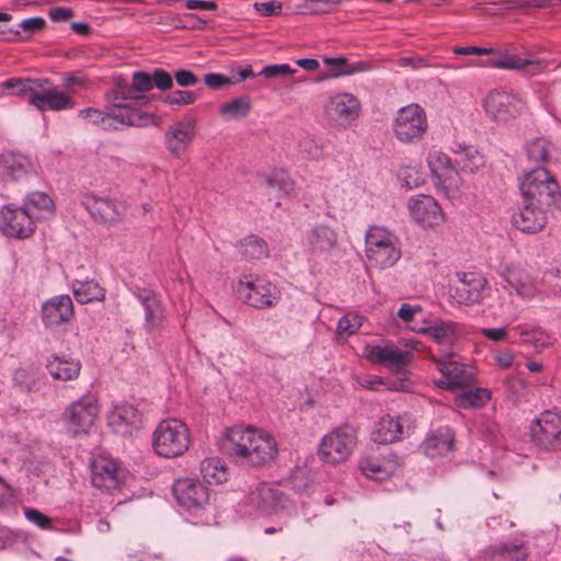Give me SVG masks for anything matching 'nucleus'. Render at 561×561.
<instances>
[{"mask_svg":"<svg viewBox=\"0 0 561 561\" xmlns=\"http://www.w3.org/2000/svg\"><path fill=\"white\" fill-rule=\"evenodd\" d=\"M221 449L237 461L253 467L263 466L277 455V444L273 437L242 427L227 432Z\"/></svg>","mask_w":561,"mask_h":561,"instance_id":"nucleus-1","label":"nucleus"},{"mask_svg":"<svg viewBox=\"0 0 561 561\" xmlns=\"http://www.w3.org/2000/svg\"><path fill=\"white\" fill-rule=\"evenodd\" d=\"M5 89H16V94L38 111H64L75 107L73 99L55 87L48 79H10L3 82Z\"/></svg>","mask_w":561,"mask_h":561,"instance_id":"nucleus-2","label":"nucleus"},{"mask_svg":"<svg viewBox=\"0 0 561 561\" xmlns=\"http://www.w3.org/2000/svg\"><path fill=\"white\" fill-rule=\"evenodd\" d=\"M188 427L178 419L161 421L152 434L154 453L164 458L182 456L190 447Z\"/></svg>","mask_w":561,"mask_h":561,"instance_id":"nucleus-3","label":"nucleus"},{"mask_svg":"<svg viewBox=\"0 0 561 561\" xmlns=\"http://www.w3.org/2000/svg\"><path fill=\"white\" fill-rule=\"evenodd\" d=\"M520 193L524 203L536 204L546 210L556 207L560 199L557 181L543 168H537L524 176Z\"/></svg>","mask_w":561,"mask_h":561,"instance_id":"nucleus-4","label":"nucleus"},{"mask_svg":"<svg viewBox=\"0 0 561 561\" xmlns=\"http://www.w3.org/2000/svg\"><path fill=\"white\" fill-rule=\"evenodd\" d=\"M366 256L371 266L392 267L401 257L398 238L381 227H371L365 236Z\"/></svg>","mask_w":561,"mask_h":561,"instance_id":"nucleus-5","label":"nucleus"},{"mask_svg":"<svg viewBox=\"0 0 561 561\" xmlns=\"http://www.w3.org/2000/svg\"><path fill=\"white\" fill-rule=\"evenodd\" d=\"M355 445V430L348 425L340 426L321 439L318 455L324 462L340 463L348 458Z\"/></svg>","mask_w":561,"mask_h":561,"instance_id":"nucleus-6","label":"nucleus"},{"mask_svg":"<svg viewBox=\"0 0 561 561\" xmlns=\"http://www.w3.org/2000/svg\"><path fill=\"white\" fill-rule=\"evenodd\" d=\"M533 442L540 449L557 451L561 449V410H546L533 422Z\"/></svg>","mask_w":561,"mask_h":561,"instance_id":"nucleus-7","label":"nucleus"},{"mask_svg":"<svg viewBox=\"0 0 561 561\" xmlns=\"http://www.w3.org/2000/svg\"><path fill=\"white\" fill-rule=\"evenodd\" d=\"M524 107L523 101L505 90H493L483 100L485 114L499 124L515 121Z\"/></svg>","mask_w":561,"mask_h":561,"instance_id":"nucleus-8","label":"nucleus"},{"mask_svg":"<svg viewBox=\"0 0 561 561\" xmlns=\"http://www.w3.org/2000/svg\"><path fill=\"white\" fill-rule=\"evenodd\" d=\"M237 293L240 299L257 309L273 307L280 298L277 287L262 278H255L254 280L241 279Z\"/></svg>","mask_w":561,"mask_h":561,"instance_id":"nucleus-9","label":"nucleus"},{"mask_svg":"<svg viewBox=\"0 0 561 561\" xmlns=\"http://www.w3.org/2000/svg\"><path fill=\"white\" fill-rule=\"evenodd\" d=\"M98 414L95 398L87 394L72 402L64 413L67 431L72 435L87 433Z\"/></svg>","mask_w":561,"mask_h":561,"instance_id":"nucleus-10","label":"nucleus"},{"mask_svg":"<svg viewBox=\"0 0 561 561\" xmlns=\"http://www.w3.org/2000/svg\"><path fill=\"white\" fill-rule=\"evenodd\" d=\"M451 358H446L443 355H432V360L442 374V377L434 380V383L438 388L449 391L470 386L474 380L473 373L468 370L463 364Z\"/></svg>","mask_w":561,"mask_h":561,"instance_id":"nucleus-11","label":"nucleus"},{"mask_svg":"<svg viewBox=\"0 0 561 561\" xmlns=\"http://www.w3.org/2000/svg\"><path fill=\"white\" fill-rule=\"evenodd\" d=\"M0 231L11 238L26 239L35 231L32 214L26 208L13 204L4 206L0 211Z\"/></svg>","mask_w":561,"mask_h":561,"instance_id":"nucleus-12","label":"nucleus"},{"mask_svg":"<svg viewBox=\"0 0 561 561\" xmlns=\"http://www.w3.org/2000/svg\"><path fill=\"white\" fill-rule=\"evenodd\" d=\"M427 127L426 116L421 106L411 104L402 107L394 122V134L401 141L420 138Z\"/></svg>","mask_w":561,"mask_h":561,"instance_id":"nucleus-13","label":"nucleus"},{"mask_svg":"<svg viewBox=\"0 0 561 561\" xmlns=\"http://www.w3.org/2000/svg\"><path fill=\"white\" fill-rule=\"evenodd\" d=\"M458 283L454 287V299L461 305L472 306L480 304L488 290L489 282L474 272L458 273Z\"/></svg>","mask_w":561,"mask_h":561,"instance_id":"nucleus-14","label":"nucleus"},{"mask_svg":"<svg viewBox=\"0 0 561 561\" xmlns=\"http://www.w3.org/2000/svg\"><path fill=\"white\" fill-rule=\"evenodd\" d=\"M178 504L187 511H199L209 502L208 488L195 479H179L173 484Z\"/></svg>","mask_w":561,"mask_h":561,"instance_id":"nucleus-15","label":"nucleus"},{"mask_svg":"<svg viewBox=\"0 0 561 561\" xmlns=\"http://www.w3.org/2000/svg\"><path fill=\"white\" fill-rule=\"evenodd\" d=\"M324 112L331 122L347 127L357 119L360 112V102L351 93H337L327 102Z\"/></svg>","mask_w":561,"mask_h":561,"instance_id":"nucleus-16","label":"nucleus"},{"mask_svg":"<svg viewBox=\"0 0 561 561\" xmlns=\"http://www.w3.org/2000/svg\"><path fill=\"white\" fill-rule=\"evenodd\" d=\"M284 493L276 486L262 482L253 489L247 497V505L253 511L270 515L284 508Z\"/></svg>","mask_w":561,"mask_h":561,"instance_id":"nucleus-17","label":"nucleus"},{"mask_svg":"<svg viewBox=\"0 0 561 561\" xmlns=\"http://www.w3.org/2000/svg\"><path fill=\"white\" fill-rule=\"evenodd\" d=\"M152 88L151 76L144 71H137L133 75L131 84L123 82L122 80L117 82L114 91V100L129 103L133 107L142 105L148 102V99L141 93L148 92Z\"/></svg>","mask_w":561,"mask_h":561,"instance_id":"nucleus-18","label":"nucleus"},{"mask_svg":"<svg viewBox=\"0 0 561 561\" xmlns=\"http://www.w3.org/2000/svg\"><path fill=\"white\" fill-rule=\"evenodd\" d=\"M91 483L101 490H115L122 483V474L115 460L105 456L92 459Z\"/></svg>","mask_w":561,"mask_h":561,"instance_id":"nucleus-19","label":"nucleus"},{"mask_svg":"<svg viewBox=\"0 0 561 561\" xmlns=\"http://www.w3.org/2000/svg\"><path fill=\"white\" fill-rule=\"evenodd\" d=\"M148 115L133 107L129 103L115 101L111 113H107L101 126L104 130H117L118 124L126 126L147 125Z\"/></svg>","mask_w":561,"mask_h":561,"instance_id":"nucleus-20","label":"nucleus"},{"mask_svg":"<svg viewBox=\"0 0 561 561\" xmlns=\"http://www.w3.org/2000/svg\"><path fill=\"white\" fill-rule=\"evenodd\" d=\"M307 250L312 255H329L337 247V233L328 225L316 224L306 232Z\"/></svg>","mask_w":561,"mask_h":561,"instance_id":"nucleus-21","label":"nucleus"},{"mask_svg":"<svg viewBox=\"0 0 561 561\" xmlns=\"http://www.w3.org/2000/svg\"><path fill=\"white\" fill-rule=\"evenodd\" d=\"M409 211L413 219L423 227H434L443 221L438 203L428 195H419L409 201Z\"/></svg>","mask_w":561,"mask_h":561,"instance_id":"nucleus-22","label":"nucleus"},{"mask_svg":"<svg viewBox=\"0 0 561 561\" xmlns=\"http://www.w3.org/2000/svg\"><path fill=\"white\" fill-rule=\"evenodd\" d=\"M32 170L33 164L27 156L15 151H3L0 153V179L2 181H21Z\"/></svg>","mask_w":561,"mask_h":561,"instance_id":"nucleus-23","label":"nucleus"},{"mask_svg":"<svg viewBox=\"0 0 561 561\" xmlns=\"http://www.w3.org/2000/svg\"><path fill=\"white\" fill-rule=\"evenodd\" d=\"M368 359L380 364L393 373L402 371L413 359V354L394 346H373L368 351Z\"/></svg>","mask_w":561,"mask_h":561,"instance_id":"nucleus-24","label":"nucleus"},{"mask_svg":"<svg viewBox=\"0 0 561 561\" xmlns=\"http://www.w3.org/2000/svg\"><path fill=\"white\" fill-rule=\"evenodd\" d=\"M72 316L73 305L68 295L55 296L42 306V320L46 328H56L66 323Z\"/></svg>","mask_w":561,"mask_h":561,"instance_id":"nucleus-25","label":"nucleus"},{"mask_svg":"<svg viewBox=\"0 0 561 561\" xmlns=\"http://www.w3.org/2000/svg\"><path fill=\"white\" fill-rule=\"evenodd\" d=\"M547 211L536 204L523 202L519 210L512 215V224L523 232H538L547 224Z\"/></svg>","mask_w":561,"mask_h":561,"instance_id":"nucleus-26","label":"nucleus"},{"mask_svg":"<svg viewBox=\"0 0 561 561\" xmlns=\"http://www.w3.org/2000/svg\"><path fill=\"white\" fill-rule=\"evenodd\" d=\"M428 168L433 176L446 188H457L460 184V176L455 160L443 153L436 152L428 158Z\"/></svg>","mask_w":561,"mask_h":561,"instance_id":"nucleus-27","label":"nucleus"},{"mask_svg":"<svg viewBox=\"0 0 561 561\" xmlns=\"http://www.w3.org/2000/svg\"><path fill=\"white\" fill-rule=\"evenodd\" d=\"M419 333L427 334L433 341L439 345V354L446 358L454 357L453 345L457 341V333L451 322L439 321L434 325L413 328Z\"/></svg>","mask_w":561,"mask_h":561,"instance_id":"nucleus-28","label":"nucleus"},{"mask_svg":"<svg viewBox=\"0 0 561 561\" xmlns=\"http://www.w3.org/2000/svg\"><path fill=\"white\" fill-rule=\"evenodd\" d=\"M400 467L396 455L390 454L382 459L375 456H365L359 461V469L369 479L382 481L393 474Z\"/></svg>","mask_w":561,"mask_h":561,"instance_id":"nucleus-29","label":"nucleus"},{"mask_svg":"<svg viewBox=\"0 0 561 561\" xmlns=\"http://www.w3.org/2000/svg\"><path fill=\"white\" fill-rule=\"evenodd\" d=\"M107 422L115 433L127 436L131 435L133 428L141 422V414L134 405H116L110 412Z\"/></svg>","mask_w":561,"mask_h":561,"instance_id":"nucleus-30","label":"nucleus"},{"mask_svg":"<svg viewBox=\"0 0 561 561\" xmlns=\"http://www.w3.org/2000/svg\"><path fill=\"white\" fill-rule=\"evenodd\" d=\"M135 295L145 309V321L148 331H154L162 325V309L156 294L149 288H136Z\"/></svg>","mask_w":561,"mask_h":561,"instance_id":"nucleus-31","label":"nucleus"},{"mask_svg":"<svg viewBox=\"0 0 561 561\" xmlns=\"http://www.w3.org/2000/svg\"><path fill=\"white\" fill-rule=\"evenodd\" d=\"M194 137V126L191 123L178 122L165 134V146L171 154L179 157L183 153Z\"/></svg>","mask_w":561,"mask_h":561,"instance_id":"nucleus-32","label":"nucleus"},{"mask_svg":"<svg viewBox=\"0 0 561 561\" xmlns=\"http://www.w3.org/2000/svg\"><path fill=\"white\" fill-rule=\"evenodd\" d=\"M81 205L89 211V214L100 222H112L119 219L121 215L116 205L108 198L85 196Z\"/></svg>","mask_w":561,"mask_h":561,"instance_id":"nucleus-33","label":"nucleus"},{"mask_svg":"<svg viewBox=\"0 0 561 561\" xmlns=\"http://www.w3.org/2000/svg\"><path fill=\"white\" fill-rule=\"evenodd\" d=\"M323 64L329 67L328 72L322 79L339 78L343 76H351L357 72H364L371 69V64L368 61H357L350 64L343 56L340 57H325Z\"/></svg>","mask_w":561,"mask_h":561,"instance_id":"nucleus-34","label":"nucleus"},{"mask_svg":"<svg viewBox=\"0 0 561 561\" xmlns=\"http://www.w3.org/2000/svg\"><path fill=\"white\" fill-rule=\"evenodd\" d=\"M529 551L524 543H501L485 550V561H526Z\"/></svg>","mask_w":561,"mask_h":561,"instance_id":"nucleus-35","label":"nucleus"},{"mask_svg":"<svg viewBox=\"0 0 561 561\" xmlns=\"http://www.w3.org/2000/svg\"><path fill=\"white\" fill-rule=\"evenodd\" d=\"M455 436L448 428H439L423 442L424 453L430 458L443 456L453 450Z\"/></svg>","mask_w":561,"mask_h":561,"instance_id":"nucleus-36","label":"nucleus"},{"mask_svg":"<svg viewBox=\"0 0 561 561\" xmlns=\"http://www.w3.org/2000/svg\"><path fill=\"white\" fill-rule=\"evenodd\" d=\"M455 164L460 172L476 173L485 164V159L476 148L470 146H458L454 151Z\"/></svg>","mask_w":561,"mask_h":561,"instance_id":"nucleus-37","label":"nucleus"},{"mask_svg":"<svg viewBox=\"0 0 561 561\" xmlns=\"http://www.w3.org/2000/svg\"><path fill=\"white\" fill-rule=\"evenodd\" d=\"M401 435V423L398 420L386 416L377 423L376 428L371 433V439L377 444L387 445L399 440Z\"/></svg>","mask_w":561,"mask_h":561,"instance_id":"nucleus-38","label":"nucleus"},{"mask_svg":"<svg viewBox=\"0 0 561 561\" xmlns=\"http://www.w3.org/2000/svg\"><path fill=\"white\" fill-rule=\"evenodd\" d=\"M81 369L78 360L54 357L47 364V370L54 379L68 381L77 378Z\"/></svg>","mask_w":561,"mask_h":561,"instance_id":"nucleus-39","label":"nucleus"},{"mask_svg":"<svg viewBox=\"0 0 561 561\" xmlns=\"http://www.w3.org/2000/svg\"><path fill=\"white\" fill-rule=\"evenodd\" d=\"M490 400V391L485 388H463L455 398V404L461 409L482 408Z\"/></svg>","mask_w":561,"mask_h":561,"instance_id":"nucleus-40","label":"nucleus"},{"mask_svg":"<svg viewBox=\"0 0 561 561\" xmlns=\"http://www.w3.org/2000/svg\"><path fill=\"white\" fill-rule=\"evenodd\" d=\"M72 289L76 300L82 305L94 300H103L105 297V290L94 280H76Z\"/></svg>","mask_w":561,"mask_h":561,"instance_id":"nucleus-41","label":"nucleus"},{"mask_svg":"<svg viewBox=\"0 0 561 561\" xmlns=\"http://www.w3.org/2000/svg\"><path fill=\"white\" fill-rule=\"evenodd\" d=\"M240 253L249 261L262 260L268 256V247L262 238L251 234L240 242Z\"/></svg>","mask_w":561,"mask_h":561,"instance_id":"nucleus-42","label":"nucleus"},{"mask_svg":"<svg viewBox=\"0 0 561 561\" xmlns=\"http://www.w3.org/2000/svg\"><path fill=\"white\" fill-rule=\"evenodd\" d=\"M251 110V101L247 95L232 99L219 106V114L227 121L240 119L245 117Z\"/></svg>","mask_w":561,"mask_h":561,"instance_id":"nucleus-43","label":"nucleus"},{"mask_svg":"<svg viewBox=\"0 0 561 561\" xmlns=\"http://www.w3.org/2000/svg\"><path fill=\"white\" fill-rule=\"evenodd\" d=\"M22 208L32 214V218L38 217L42 211L51 214L54 210L53 199L43 192H32L25 199Z\"/></svg>","mask_w":561,"mask_h":561,"instance_id":"nucleus-44","label":"nucleus"},{"mask_svg":"<svg viewBox=\"0 0 561 561\" xmlns=\"http://www.w3.org/2000/svg\"><path fill=\"white\" fill-rule=\"evenodd\" d=\"M227 469L221 460L217 458L205 459L201 463V472L204 479L210 483H221L227 480Z\"/></svg>","mask_w":561,"mask_h":561,"instance_id":"nucleus-45","label":"nucleus"},{"mask_svg":"<svg viewBox=\"0 0 561 561\" xmlns=\"http://www.w3.org/2000/svg\"><path fill=\"white\" fill-rule=\"evenodd\" d=\"M265 181L266 185L277 191L279 196H287L294 191V182L284 170H274L271 174L266 175Z\"/></svg>","mask_w":561,"mask_h":561,"instance_id":"nucleus-46","label":"nucleus"},{"mask_svg":"<svg viewBox=\"0 0 561 561\" xmlns=\"http://www.w3.org/2000/svg\"><path fill=\"white\" fill-rule=\"evenodd\" d=\"M552 145L545 138H536L527 146L528 159L535 163H545L550 157Z\"/></svg>","mask_w":561,"mask_h":561,"instance_id":"nucleus-47","label":"nucleus"},{"mask_svg":"<svg viewBox=\"0 0 561 561\" xmlns=\"http://www.w3.org/2000/svg\"><path fill=\"white\" fill-rule=\"evenodd\" d=\"M502 277L518 295H523V289L528 283V277L522 268L516 265H507L502 273Z\"/></svg>","mask_w":561,"mask_h":561,"instance_id":"nucleus-48","label":"nucleus"},{"mask_svg":"<svg viewBox=\"0 0 561 561\" xmlns=\"http://www.w3.org/2000/svg\"><path fill=\"white\" fill-rule=\"evenodd\" d=\"M535 65L534 61L515 55H504L502 57L490 60V66L501 69L522 70L528 66Z\"/></svg>","mask_w":561,"mask_h":561,"instance_id":"nucleus-49","label":"nucleus"},{"mask_svg":"<svg viewBox=\"0 0 561 561\" xmlns=\"http://www.w3.org/2000/svg\"><path fill=\"white\" fill-rule=\"evenodd\" d=\"M362 327V317L356 313H347L342 317L336 327L339 336H350Z\"/></svg>","mask_w":561,"mask_h":561,"instance_id":"nucleus-50","label":"nucleus"},{"mask_svg":"<svg viewBox=\"0 0 561 561\" xmlns=\"http://www.w3.org/2000/svg\"><path fill=\"white\" fill-rule=\"evenodd\" d=\"M522 342L531 344L537 351L552 345L551 337L540 329L522 332Z\"/></svg>","mask_w":561,"mask_h":561,"instance_id":"nucleus-51","label":"nucleus"},{"mask_svg":"<svg viewBox=\"0 0 561 561\" xmlns=\"http://www.w3.org/2000/svg\"><path fill=\"white\" fill-rule=\"evenodd\" d=\"M341 2L342 0H306L301 8L311 14H324L331 12Z\"/></svg>","mask_w":561,"mask_h":561,"instance_id":"nucleus-52","label":"nucleus"},{"mask_svg":"<svg viewBox=\"0 0 561 561\" xmlns=\"http://www.w3.org/2000/svg\"><path fill=\"white\" fill-rule=\"evenodd\" d=\"M196 101V94L191 91L175 90L170 92L164 102L170 105H190Z\"/></svg>","mask_w":561,"mask_h":561,"instance_id":"nucleus-53","label":"nucleus"},{"mask_svg":"<svg viewBox=\"0 0 561 561\" xmlns=\"http://www.w3.org/2000/svg\"><path fill=\"white\" fill-rule=\"evenodd\" d=\"M24 515L28 522L37 525L42 529H51L53 528L51 519L48 516L41 513L36 508H32V507L25 508Z\"/></svg>","mask_w":561,"mask_h":561,"instance_id":"nucleus-54","label":"nucleus"},{"mask_svg":"<svg viewBox=\"0 0 561 561\" xmlns=\"http://www.w3.org/2000/svg\"><path fill=\"white\" fill-rule=\"evenodd\" d=\"M151 76L152 87L161 91L170 90L173 87V78L163 69H154Z\"/></svg>","mask_w":561,"mask_h":561,"instance_id":"nucleus-55","label":"nucleus"},{"mask_svg":"<svg viewBox=\"0 0 561 561\" xmlns=\"http://www.w3.org/2000/svg\"><path fill=\"white\" fill-rule=\"evenodd\" d=\"M294 72H296V70L290 68L289 65L282 64L266 66L261 70L260 75L264 76L265 78H276L290 76Z\"/></svg>","mask_w":561,"mask_h":561,"instance_id":"nucleus-56","label":"nucleus"},{"mask_svg":"<svg viewBox=\"0 0 561 561\" xmlns=\"http://www.w3.org/2000/svg\"><path fill=\"white\" fill-rule=\"evenodd\" d=\"M204 82L209 89L213 90H218L233 83L230 78L214 72L205 75Z\"/></svg>","mask_w":561,"mask_h":561,"instance_id":"nucleus-57","label":"nucleus"},{"mask_svg":"<svg viewBox=\"0 0 561 561\" xmlns=\"http://www.w3.org/2000/svg\"><path fill=\"white\" fill-rule=\"evenodd\" d=\"M45 26H46V21L43 18H39V16L25 19V20H23L19 24V27L23 32L28 33V34H33V33L39 32Z\"/></svg>","mask_w":561,"mask_h":561,"instance_id":"nucleus-58","label":"nucleus"},{"mask_svg":"<svg viewBox=\"0 0 561 561\" xmlns=\"http://www.w3.org/2000/svg\"><path fill=\"white\" fill-rule=\"evenodd\" d=\"M174 80L182 88L195 85L198 82V78L190 70H178L174 72Z\"/></svg>","mask_w":561,"mask_h":561,"instance_id":"nucleus-59","label":"nucleus"},{"mask_svg":"<svg viewBox=\"0 0 561 561\" xmlns=\"http://www.w3.org/2000/svg\"><path fill=\"white\" fill-rule=\"evenodd\" d=\"M254 8L257 12H260L264 16H272L280 14L282 4L279 2L270 1V2H256Z\"/></svg>","mask_w":561,"mask_h":561,"instance_id":"nucleus-60","label":"nucleus"},{"mask_svg":"<svg viewBox=\"0 0 561 561\" xmlns=\"http://www.w3.org/2000/svg\"><path fill=\"white\" fill-rule=\"evenodd\" d=\"M14 492L11 485L0 476V508H4L12 503Z\"/></svg>","mask_w":561,"mask_h":561,"instance_id":"nucleus-61","label":"nucleus"},{"mask_svg":"<svg viewBox=\"0 0 561 561\" xmlns=\"http://www.w3.org/2000/svg\"><path fill=\"white\" fill-rule=\"evenodd\" d=\"M106 114L107 113L101 112V111L92 108V107H88V108L79 111L80 117L88 119L89 122H91L94 125H101L102 122L104 121Z\"/></svg>","mask_w":561,"mask_h":561,"instance_id":"nucleus-62","label":"nucleus"},{"mask_svg":"<svg viewBox=\"0 0 561 561\" xmlns=\"http://www.w3.org/2000/svg\"><path fill=\"white\" fill-rule=\"evenodd\" d=\"M422 308L419 305L412 306L409 304H402L398 310V317L404 322H411L416 313H420Z\"/></svg>","mask_w":561,"mask_h":561,"instance_id":"nucleus-63","label":"nucleus"},{"mask_svg":"<svg viewBox=\"0 0 561 561\" xmlns=\"http://www.w3.org/2000/svg\"><path fill=\"white\" fill-rule=\"evenodd\" d=\"M48 15L54 22H62L72 18L73 11L69 8L55 7L49 10Z\"/></svg>","mask_w":561,"mask_h":561,"instance_id":"nucleus-64","label":"nucleus"}]
</instances>
